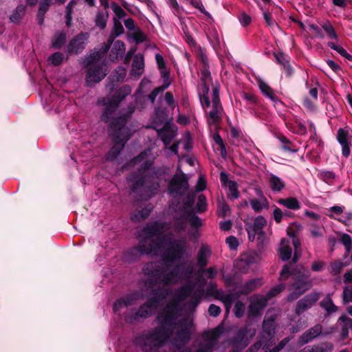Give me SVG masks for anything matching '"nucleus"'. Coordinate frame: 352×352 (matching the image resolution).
Returning a JSON list of instances; mask_svg holds the SVG:
<instances>
[{
	"instance_id": "473e14b6",
	"label": "nucleus",
	"mask_w": 352,
	"mask_h": 352,
	"mask_svg": "<svg viewBox=\"0 0 352 352\" xmlns=\"http://www.w3.org/2000/svg\"><path fill=\"white\" fill-rule=\"evenodd\" d=\"M125 51V45L121 41H116L114 42L110 56L113 58H117L121 56Z\"/></svg>"
},
{
	"instance_id": "58836bf2",
	"label": "nucleus",
	"mask_w": 352,
	"mask_h": 352,
	"mask_svg": "<svg viewBox=\"0 0 352 352\" xmlns=\"http://www.w3.org/2000/svg\"><path fill=\"white\" fill-rule=\"evenodd\" d=\"M107 19L108 13L107 11H98L95 19L96 25L100 29H104L106 27Z\"/></svg>"
},
{
	"instance_id": "6e6d98bb",
	"label": "nucleus",
	"mask_w": 352,
	"mask_h": 352,
	"mask_svg": "<svg viewBox=\"0 0 352 352\" xmlns=\"http://www.w3.org/2000/svg\"><path fill=\"white\" fill-rule=\"evenodd\" d=\"M322 29L327 33V36L331 39H338V35L336 33L333 26L329 23L327 22L322 25Z\"/></svg>"
},
{
	"instance_id": "680f3d73",
	"label": "nucleus",
	"mask_w": 352,
	"mask_h": 352,
	"mask_svg": "<svg viewBox=\"0 0 352 352\" xmlns=\"http://www.w3.org/2000/svg\"><path fill=\"white\" fill-rule=\"evenodd\" d=\"M64 59V55L61 52H55L50 56L49 60L54 65H59L62 63Z\"/></svg>"
},
{
	"instance_id": "69168bd1",
	"label": "nucleus",
	"mask_w": 352,
	"mask_h": 352,
	"mask_svg": "<svg viewBox=\"0 0 352 352\" xmlns=\"http://www.w3.org/2000/svg\"><path fill=\"white\" fill-rule=\"evenodd\" d=\"M245 311V305L241 302L237 301L234 305V315L237 318L243 316Z\"/></svg>"
},
{
	"instance_id": "a878e982",
	"label": "nucleus",
	"mask_w": 352,
	"mask_h": 352,
	"mask_svg": "<svg viewBox=\"0 0 352 352\" xmlns=\"http://www.w3.org/2000/svg\"><path fill=\"white\" fill-rule=\"evenodd\" d=\"M269 184L271 189L275 192L281 191L285 186V182L281 178L274 175H270L269 177Z\"/></svg>"
},
{
	"instance_id": "f704fd0d",
	"label": "nucleus",
	"mask_w": 352,
	"mask_h": 352,
	"mask_svg": "<svg viewBox=\"0 0 352 352\" xmlns=\"http://www.w3.org/2000/svg\"><path fill=\"white\" fill-rule=\"evenodd\" d=\"M124 32V28L119 20L114 19V25L111 34L108 40L109 45L113 43V41L116 36H120Z\"/></svg>"
},
{
	"instance_id": "052dcab7",
	"label": "nucleus",
	"mask_w": 352,
	"mask_h": 352,
	"mask_svg": "<svg viewBox=\"0 0 352 352\" xmlns=\"http://www.w3.org/2000/svg\"><path fill=\"white\" fill-rule=\"evenodd\" d=\"M241 258H242L250 266L256 263L258 260V255L255 253L245 254L242 255Z\"/></svg>"
},
{
	"instance_id": "37998d69",
	"label": "nucleus",
	"mask_w": 352,
	"mask_h": 352,
	"mask_svg": "<svg viewBox=\"0 0 352 352\" xmlns=\"http://www.w3.org/2000/svg\"><path fill=\"white\" fill-rule=\"evenodd\" d=\"M333 349V344L324 342L318 346H314L308 351L309 352H332Z\"/></svg>"
},
{
	"instance_id": "cd10ccee",
	"label": "nucleus",
	"mask_w": 352,
	"mask_h": 352,
	"mask_svg": "<svg viewBox=\"0 0 352 352\" xmlns=\"http://www.w3.org/2000/svg\"><path fill=\"white\" fill-rule=\"evenodd\" d=\"M140 298V295L138 294H133L122 300H119L114 303L113 309L115 311H118L122 305L125 307L131 305L133 304V300Z\"/></svg>"
},
{
	"instance_id": "1a4fd4ad",
	"label": "nucleus",
	"mask_w": 352,
	"mask_h": 352,
	"mask_svg": "<svg viewBox=\"0 0 352 352\" xmlns=\"http://www.w3.org/2000/svg\"><path fill=\"white\" fill-rule=\"evenodd\" d=\"M154 177L152 176L137 177L131 175L129 180L134 182L132 186L133 192H138L142 190L145 196L151 197L156 193L160 187V184L157 182H154Z\"/></svg>"
},
{
	"instance_id": "4be33fe9",
	"label": "nucleus",
	"mask_w": 352,
	"mask_h": 352,
	"mask_svg": "<svg viewBox=\"0 0 352 352\" xmlns=\"http://www.w3.org/2000/svg\"><path fill=\"white\" fill-rule=\"evenodd\" d=\"M348 131L343 129H339L337 134V140L342 146V153L345 157H348L351 151L348 142Z\"/></svg>"
},
{
	"instance_id": "f3484780",
	"label": "nucleus",
	"mask_w": 352,
	"mask_h": 352,
	"mask_svg": "<svg viewBox=\"0 0 352 352\" xmlns=\"http://www.w3.org/2000/svg\"><path fill=\"white\" fill-rule=\"evenodd\" d=\"M89 38L87 33H80L74 36L69 43L67 52L69 54L80 53L85 47L86 41Z\"/></svg>"
},
{
	"instance_id": "4d7b16f0",
	"label": "nucleus",
	"mask_w": 352,
	"mask_h": 352,
	"mask_svg": "<svg viewBox=\"0 0 352 352\" xmlns=\"http://www.w3.org/2000/svg\"><path fill=\"white\" fill-rule=\"evenodd\" d=\"M126 75V70L123 67H118L115 69L113 78L115 80L119 82L123 80Z\"/></svg>"
},
{
	"instance_id": "20e7f679",
	"label": "nucleus",
	"mask_w": 352,
	"mask_h": 352,
	"mask_svg": "<svg viewBox=\"0 0 352 352\" xmlns=\"http://www.w3.org/2000/svg\"><path fill=\"white\" fill-rule=\"evenodd\" d=\"M126 120V116H120L116 121L112 122L109 126V130L110 135L113 137L114 145L108 153L109 160H113L119 155L129 139L126 129L124 127Z\"/></svg>"
},
{
	"instance_id": "2f4dec72",
	"label": "nucleus",
	"mask_w": 352,
	"mask_h": 352,
	"mask_svg": "<svg viewBox=\"0 0 352 352\" xmlns=\"http://www.w3.org/2000/svg\"><path fill=\"white\" fill-rule=\"evenodd\" d=\"M275 324L267 321L263 322L262 337L267 339H272L275 335Z\"/></svg>"
},
{
	"instance_id": "13d9d810",
	"label": "nucleus",
	"mask_w": 352,
	"mask_h": 352,
	"mask_svg": "<svg viewBox=\"0 0 352 352\" xmlns=\"http://www.w3.org/2000/svg\"><path fill=\"white\" fill-rule=\"evenodd\" d=\"M285 285L283 283L277 285L276 286L274 287L269 291V292L267 294L266 298L267 299H270V298L276 296L277 294L280 293L282 291H283L285 289Z\"/></svg>"
},
{
	"instance_id": "09e8293b",
	"label": "nucleus",
	"mask_w": 352,
	"mask_h": 352,
	"mask_svg": "<svg viewBox=\"0 0 352 352\" xmlns=\"http://www.w3.org/2000/svg\"><path fill=\"white\" fill-rule=\"evenodd\" d=\"M217 213L219 217H225L230 213V207L223 201H219L218 202Z\"/></svg>"
},
{
	"instance_id": "bf43d9fd",
	"label": "nucleus",
	"mask_w": 352,
	"mask_h": 352,
	"mask_svg": "<svg viewBox=\"0 0 352 352\" xmlns=\"http://www.w3.org/2000/svg\"><path fill=\"white\" fill-rule=\"evenodd\" d=\"M132 36L137 43H142L146 40V34L139 28L132 32Z\"/></svg>"
},
{
	"instance_id": "49530a36",
	"label": "nucleus",
	"mask_w": 352,
	"mask_h": 352,
	"mask_svg": "<svg viewBox=\"0 0 352 352\" xmlns=\"http://www.w3.org/2000/svg\"><path fill=\"white\" fill-rule=\"evenodd\" d=\"M207 209V201L206 198L204 195H201L198 197V201L195 208L194 207V211L196 210L198 212H203Z\"/></svg>"
},
{
	"instance_id": "79ce46f5",
	"label": "nucleus",
	"mask_w": 352,
	"mask_h": 352,
	"mask_svg": "<svg viewBox=\"0 0 352 352\" xmlns=\"http://www.w3.org/2000/svg\"><path fill=\"white\" fill-rule=\"evenodd\" d=\"M328 47L331 49L336 51L340 56L346 58L348 60H351L352 56L347 53V52L340 45L334 43V42H329L327 43Z\"/></svg>"
},
{
	"instance_id": "b1692460",
	"label": "nucleus",
	"mask_w": 352,
	"mask_h": 352,
	"mask_svg": "<svg viewBox=\"0 0 352 352\" xmlns=\"http://www.w3.org/2000/svg\"><path fill=\"white\" fill-rule=\"evenodd\" d=\"M211 251L206 245H202L199 250L197 256V264L199 267H205L208 263V259L210 257Z\"/></svg>"
},
{
	"instance_id": "9b49d317",
	"label": "nucleus",
	"mask_w": 352,
	"mask_h": 352,
	"mask_svg": "<svg viewBox=\"0 0 352 352\" xmlns=\"http://www.w3.org/2000/svg\"><path fill=\"white\" fill-rule=\"evenodd\" d=\"M223 109L219 99V89L218 87H213L212 95V109L208 112L207 122L209 125L217 126L222 120Z\"/></svg>"
},
{
	"instance_id": "2eb2a0df",
	"label": "nucleus",
	"mask_w": 352,
	"mask_h": 352,
	"mask_svg": "<svg viewBox=\"0 0 352 352\" xmlns=\"http://www.w3.org/2000/svg\"><path fill=\"white\" fill-rule=\"evenodd\" d=\"M320 295L318 292H311L299 300L295 307V313L300 315L307 309L311 308L319 300Z\"/></svg>"
},
{
	"instance_id": "423d86ee",
	"label": "nucleus",
	"mask_w": 352,
	"mask_h": 352,
	"mask_svg": "<svg viewBox=\"0 0 352 352\" xmlns=\"http://www.w3.org/2000/svg\"><path fill=\"white\" fill-rule=\"evenodd\" d=\"M99 54L96 53L86 58L85 63L90 66L86 74V82L89 85L100 82L107 75L106 65L102 63H98Z\"/></svg>"
},
{
	"instance_id": "603ef678",
	"label": "nucleus",
	"mask_w": 352,
	"mask_h": 352,
	"mask_svg": "<svg viewBox=\"0 0 352 352\" xmlns=\"http://www.w3.org/2000/svg\"><path fill=\"white\" fill-rule=\"evenodd\" d=\"M213 140L214 142L218 144L220 147L221 150V155L223 158H226L227 155V152L226 149V146L223 143V141L222 138H221L220 135L219 133H214L213 135Z\"/></svg>"
},
{
	"instance_id": "39448f33",
	"label": "nucleus",
	"mask_w": 352,
	"mask_h": 352,
	"mask_svg": "<svg viewBox=\"0 0 352 352\" xmlns=\"http://www.w3.org/2000/svg\"><path fill=\"white\" fill-rule=\"evenodd\" d=\"M131 93V88L129 85H124L120 89L117 96H113V98H102V100H99L100 103H102L104 106H106L104 112L101 115V120L104 122H109L111 119L114 118L118 104L125 96Z\"/></svg>"
},
{
	"instance_id": "c03bdc74",
	"label": "nucleus",
	"mask_w": 352,
	"mask_h": 352,
	"mask_svg": "<svg viewBox=\"0 0 352 352\" xmlns=\"http://www.w3.org/2000/svg\"><path fill=\"white\" fill-rule=\"evenodd\" d=\"M320 178L327 184H332L336 178V174L329 170H322L319 173Z\"/></svg>"
},
{
	"instance_id": "c756f323",
	"label": "nucleus",
	"mask_w": 352,
	"mask_h": 352,
	"mask_svg": "<svg viewBox=\"0 0 352 352\" xmlns=\"http://www.w3.org/2000/svg\"><path fill=\"white\" fill-rule=\"evenodd\" d=\"M320 305L329 314L335 313L338 309V307L334 305L330 294H327L320 302Z\"/></svg>"
},
{
	"instance_id": "6ab92c4d",
	"label": "nucleus",
	"mask_w": 352,
	"mask_h": 352,
	"mask_svg": "<svg viewBox=\"0 0 352 352\" xmlns=\"http://www.w3.org/2000/svg\"><path fill=\"white\" fill-rule=\"evenodd\" d=\"M255 329H248V327L241 328L239 331L235 338V342L245 347L248 346L250 341L256 335Z\"/></svg>"
},
{
	"instance_id": "393cba45",
	"label": "nucleus",
	"mask_w": 352,
	"mask_h": 352,
	"mask_svg": "<svg viewBox=\"0 0 352 352\" xmlns=\"http://www.w3.org/2000/svg\"><path fill=\"white\" fill-rule=\"evenodd\" d=\"M262 285L261 279L254 278L246 282L241 287L239 292L241 294H248Z\"/></svg>"
},
{
	"instance_id": "aec40b11",
	"label": "nucleus",
	"mask_w": 352,
	"mask_h": 352,
	"mask_svg": "<svg viewBox=\"0 0 352 352\" xmlns=\"http://www.w3.org/2000/svg\"><path fill=\"white\" fill-rule=\"evenodd\" d=\"M144 61L142 54H136L133 60L131 76L135 80L138 79L144 72Z\"/></svg>"
},
{
	"instance_id": "412c9836",
	"label": "nucleus",
	"mask_w": 352,
	"mask_h": 352,
	"mask_svg": "<svg viewBox=\"0 0 352 352\" xmlns=\"http://www.w3.org/2000/svg\"><path fill=\"white\" fill-rule=\"evenodd\" d=\"M176 132L175 126L165 125L162 129L157 131V135L160 137L164 144L167 146L176 136Z\"/></svg>"
},
{
	"instance_id": "7c9ffc66",
	"label": "nucleus",
	"mask_w": 352,
	"mask_h": 352,
	"mask_svg": "<svg viewBox=\"0 0 352 352\" xmlns=\"http://www.w3.org/2000/svg\"><path fill=\"white\" fill-rule=\"evenodd\" d=\"M152 210H153V206L151 204H148L145 208L135 212L131 216L132 221L138 222V221L145 219L146 218H147L149 216Z\"/></svg>"
},
{
	"instance_id": "338daca9",
	"label": "nucleus",
	"mask_w": 352,
	"mask_h": 352,
	"mask_svg": "<svg viewBox=\"0 0 352 352\" xmlns=\"http://www.w3.org/2000/svg\"><path fill=\"white\" fill-rule=\"evenodd\" d=\"M164 100L168 106L171 108H175L177 106V102L174 99L173 95L171 92L167 91L165 94Z\"/></svg>"
},
{
	"instance_id": "3c124183",
	"label": "nucleus",
	"mask_w": 352,
	"mask_h": 352,
	"mask_svg": "<svg viewBox=\"0 0 352 352\" xmlns=\"http://www.w3.org/2000/svg\"><path fill=\"white\" fill-rule=\"evenodd\" d=\"M77 3V0H71L66 7V25L68 27L71 25L72 8Z\"/></svg>"
},
{
	"instance_id": "72a5a7b5",
	"label": "nucleus",
	"mask_w": 352,
	"mask_h": 352,
	"mask_svg": "<svg viewBox=\"0 0 352 352\" xmlns=\"http://www.w3.org/2000/svg\"><path fill=\"white\" fill-rule=\"evenodd\" d=\"M217 299L221 300L226 306L227 311H229L234 300V296L233 294H226L223 290L219 293Z\"/></svg>"
},
{
	"instance_id": "a18cd8bd",
	"label": "nucleus",
	"mask_w": 352,
	"mask_h": 352,
	"mask_svg": "<svg viewBox=\"0 0 352 352\" xmlns=\"http://www.w3.org/2000/svg\"><path fill=\"white\" fill-rule=\"evenodd\" d=\"M302 226L300 223H292L287 228V233L290 237H296L297 234L300 232Z\"/></svg>"
},
{
	"instance_id": "f257e3e1",
	"label": "nucleus",
	"mask_w": 352,
	"mask_h": 352,
	"mask_svg": "<svg viewBox=\"0 0 352 352\" xmlns=\"http://www.w3.org/2000/svg\"><path fill=\"white\" fill-rule=\"evenodd\" d=\"M168 229L166 223L153 221L147 223L139 234L138 251L141 254L161 256L160 262H148L142 267V274L148 277L144 280V287L151 291L153 297L140 307L137 315L141 318L152 315L160 301L171 294L172 289L167 286L186 277L185 267L173 265L175 261L190 255L186 238L171 241Z\"/></svg>"
},
{
	"instance_id": "f03ea898",
	"label": "nucleus",
	"mask_w": 352,
	"mask_h": 352,
	"mask_svg": "<svg viewBox=\"0 0 352 352\" xmlns=\"http://www.w3.org/2000/svg\"><path fill=\"white\" fill-rule=\"evenodd\" d=\"M195 285L186 284L177 289L174 301L169 302L157 316L158 326L142 333L135 339L138 344L146 352L152 351L161 347L177 330L176 340L182 342L188 341L191 334V322L188 319L177 321L179 315L178 304L188 296H191L189 309H195L204 294L202 287L193 292Z\"/></svg>"
},
{
	"instance_id": "6e6552de",
	"label": "nucleus",
	"mask_w": 352,
	"mask_h": 352,
	"mask_svg": "<svg viewBox=\"0 0 352 352\" xmlns=\"http://www.w3.org/2000/svg\"><path fill=\"white\" fill-rule=\"evenodd\" d=\"M224 333V327H217L206 331L203 333L201 340L198 343V349L195 352H212L217 344L218 340ZM182 352H191L190 350H184Z\"/></svg>"
},
{
	"instance_id": "a19ab883",
	"label": "nucleus",
	"mask_w": 352,
	"mask_h": 352,
	"mask_svg": "<svg viewBox=\"0 0 352 352\" xmlns=\"http://www.w3.org/2000/svg\"><path fill=\"white\" fill-rule=\"evenodd\" d=\"M25 12V7L23 5L18 6L10 17L11 21L18 23L24 15Z\"/></svg>"
},
{
	"instance_id": "0e129e2a",
	"label": "nucleus",
	"mask_w": 352,
	"mask_h": 352,
	"mask_svg": "<svg viewBox=\"0 0 352 352\" xmlns=\"http://www.w3.org/2000/svg\"><path fill=\"white\" fill-rule=\"evenodd\" d=\"M292 243L295 248V252H294V257L292 258V262L294 263H295L298 261V260L299 259V258L300 256V253H298L297 251L298 248L300 245V241H299L298 239L297 238V236L292 237Z\"/></svg>"
},
{
	"instance_id": "864d4df0",
	"label": "nucleus",
	"mask_w": 352,
	"mask_h": 352,
	"mask_svg": "<svg viewBox=\"0 0 352 352\" xmlns=\"http://www.w3.org/2000/svg\"><path fill=\"white\" fill-rule=\"evenodd\" d=\"M228 189L230 191L229 197L231 199H235L239 197V192L238 191L237 184L235 182L230 181L228 182Z\"/></svg>"
},
{
	"instance_id": "a211bd4d",
	"label": "nucleus",
	"mask_w": 352,
	"mask_h": 352,
	"mask_svg": "<svg viewBox=\"0 0 352 352\" xmlns=\"http://www.w3.org/2000/svg\"><path fill=\"white\" fill-rule=\"evenodd\" d=\"M268 299L264 296H256L251 299L248 313L250 316H256L267 305Z\"/></svg>"
},
{
	"instance_id": "c85d7f7f",
	"label": "nucleus",
	"mask_w": 352,
	"mask_h": 352,
	"mask_svg": "<svg viewBox=\"0 0 352 352\" xmlns=\"http://www.w3.org/2000/svg\"><path fill=\"white\" fill-rule=\"evenodd\" d=\"M65 42L66 33L63 31L58 32L52 37L51 47L54 49H60Z\"/></svg>"
},
{
	"instance_id": "c9c22d12",
	"label": "nucleus",
	"mask_w": 352,
	"mask_h": 352,
	"mask_svg": "<svg viewBox=\"0 0 352 352\" xmlns=\"http://www.w3.org/2000/svg\"><path fill=\"white\" fill-rule=\"evenodd\" d=\"M250 206L256 212H260L263 208H266L268 206L267 201L265 197H263L260 200L256 199H251Z\"/></svg>"
},
{
	"instance_id": "5701e85b",
	"label": "nucleus",
	"mask_w": 352,
	"mask_h": 352,
	"mask_svg": "<svg viewBox=\"0 0 352 352\" xmlns=\"http://www.w3.org/2000/svg\"><path fill=\"white\" fill-rule=\"evenodd\" d=\"M280 258L284 261H288L291 258L292 254V248L290 246V241L287 239H282L278 248Z\"/></svg>"
},
{
	"instance_id": "dca6fc26",
	"label": "nucleus",
	"mask_w": 352,
	"mask_h": 352,
	"mask_svg": "<svg viewBox=\"0 0 352 352\" xmlns=\"http://www.w3.org/2000/svg\"><path fill=\"white\" fill-rule=\"evenodd\" d=\"M328 332H322V326L320 324H316L313 327L305 331L299 338L298 343L299 345H305L311 342L315 338L319 337L320 335H327Z\"/></svg>"
},
{
	"instance_id": "8fccbe9b",
	"label": "nucleus",
	"mask_w": 352,
	"mask_h": 352,
	"mask_svg": "<svg viewBox=\"0 0 352 352\" xmlns=\"http://www.w3.org/2000/svg\"><path fill=\"white\" fill-rule=\"evenodd\" d=\"M235 268L241 273L245 274L248 272L250 266L243 261L242 258L236 260L234 263Z\"/></svg>"
},
{
	"instance_id": "4468645a",
	"label": "nucleus",
	"mask_w": 352,
	"mask_h": 352,
	"mask_svg": "<svg viewBox=\"0 0 352 352\" xmlns=\"http://www.w3.org/2000/svg\"><path fill=\"white\" fill-rule=\"evenodd\" d=\"M153 164L151 150L147 149L133 159L128 164L129 167L135 168L139 172L148 169Z\"/></svg>"
},
{
	"instance_id": "7ed1b4c3",
	"label": "nucleus",
	"mask_w": 352,
	"mask_h": 352,
	"mask_svg": "<svg viewBox=\"0 0 352 352\" xmlns=\"http://www.w3.org/2000/svg\"><path fill=\"white\" fill-rule=\"evenodd\" d=\"M194 193H188L185 201L177 202L176 206L172 204L175 210V223L174 229L176 232H180L186 228L189 223L193 228H198L202 226L201 219L195 214L194 212Z\"/></svg>"
},
{
	"instance_id": "e2e57ef3",
	"label": "nucleus",
	"mask_w": 352,
	"mask_h": 352,
	"mask_svg": "<svg viewBox=\"0 0 352 352\" xmlns=\"http://www.w3.org/2000/svg\"><path fill=\"white\" fill-rule=\"evenodd\" d=\"M221 292V289H218L217 284L214 283H210L206 289L207 294L214 296L216 299Z\"/></svg>"
},
{
	"instance_id": "f8f14e48",
	"label": "nucleus",
	"mask_w": 352,
	"mask_h": 352,
	"mask_svg": "<svg viewBox=\"0 0 352 352\" xmlns=\"http://www.w3.org/2000/svg\"><path fill=\"white\" fill-rule=\"evenodd\" d=\"M267 225V220L263 216L256 217L252 222L245 223V230L248 234L249 240L253 241L256 236L258 239L262 240L265 236L263 228Z\"/></svg>"
},
{
	"instance_id": "e433bc0d",
	"label": "nucleus",
	"mask_w": 352,
	"mask_h": 352,
	"mask_svg": "<svg viewBox=\"0 0 352 352\" xmlns=\"http://www.w3.org/2000/svg\"><path fill=\"white\" fill-rule=\"evenodd\" d=\"M51 3L52 0H42L41 1L37 15L38 20L40 24L43 23L44 15L48 10Z\"/></svg>"
},
{
	"instance_id": "4c0bfd02",
	"label": "nucleus",
	"mask_w": 352,
	"mask_h": 352,
	"mask_svg": "<svg viewBox=\"0 0 352 352\" xmlns=\"http://www.w3.org/2000/svg\"><path fill=\"white\" fill-rule=\"evenodd\" d=\"M259 88H260L261 92L265 96H266L267 97L270 98L272 101L278 100V98L274 94L272 89L268 85H267L265 82H264L263 81L260 82H259Z\"/></svg>"
},
{
	"instance_id": "bb28decb",
	"label": "nucleus",
	"mask_w": 352,
	"mask_h": 352,
	"mask_svg": "<svg viewBox=\"0 0 352 352\" xmlns=\"http://www.w3.org/2000/svg\"><path fill=\"white\" fill-rule=\"evenodd\" d=\"M278 203L290 210H297L300 208V204L295 197L280 199L278 200Z\"/></svg>"
},
{
	"instance_id": "5fc2aeb1",
	"label": "nucleus",
	"mask_w": 352,
	"mask_h": 352,
	"mask_svg": "<svg viewBox=\"0 0 352 352\" xmlns=\"http://www.w3.org/2000/svg\"><path fill=\"white\" fill-rule=\"evenodd\" d=\"M342 301L344 304L352 302V287L346 286L343 289L342 292Z\"/></svg>"
},
{
	"instance_id": "ddd939ff",
	"label": "nucleus",
	"mask_w": 352,
	"mask_h": 352,
	"mask_svg": "<svg viewBox=\"0 0 352 352\" xmlns=\"http://www.w3.org/2000/svg\"><path fill=\"white\" fill-rule=\"evenodd\" d=\"M202 61L205 66L201 70V81H202V91L203 94L200 96V102L204 109L210 107V100L209 97L207 96L209 91L208 83L210 82V72L208 69L206 67L208 64L207 59L205 56L202 57Z\"/></svg>"
},
{
	"instance_id": "774afa93",
	"label": "nucleus",
	"mask_w": 352,
	"mask_h": 352,
	"mask_svg": "<svg viewBox=\"0 0 352 352\" xmlns=\"http://www.w3.org/2000/svg\"><path fill=\"white\" fill-rule=\"evenodd\" d=\"M111 8L113 11V12L115 13V14L119 18V19H122L123 18L125 14H126V12L118 4L113 3L112 5H111Z\"/></svg>"
},
{
	"instance_id": "0eeeda50",
	"label": "nucleus",
	"mask_w": 352,
	"mask_h": 352,
	"mask_svg": "<svg viewBox=\"0 0 352 352\" xmlns=\"http://www.w3.org/2000/svg\"><path fill=\"white\" fill-rule=\"evenodd\" d=\"M294 275L296 280L292 285L293 291L287 296L289 301L299 298L313 285L312 281L310 280L311 274L308 270H304L302 274L296 272Z\"/></svg>"
},
{
	"instance_id": "ea45409f",
	"label": "nucleus",
	"mask_w": 352,
	"mask_h": 352,
	"mask_svg": "<svg viewBox=\"0 0 352 352\" xmlns=\"http://www.w3.org/2000/svg\"><path fill=\"white\" fill-rule=\"evenodd\" d=\"M347 264L344 263L340 261H335L330 263L329 272L330 274L333 275L339 274L342 269L346 266Z\"/></svg>"
},
{
	"instance_id": "de8ad7c7",
	"label": "nucleus",
	"mask_w": 352,
	"mask_h": 352,
	"mask_svg": "<svg viewBox=\"0 0 352 352\" xmlns=\"http://www.w3.org/2000/svg\"><path fill=\"white\" fill-rule=\"evenodd\" d=\"M291 340V338L287 337L282 340L278 345L274 346L273 349H270L268 346H265L264 349L265 352H279L281 349H283L285 345Z\"/></svg>"
},
{
	"instance_id": "9d476101",
	"label": "nucleus",
	"mask_w": 352,
	"mask_h": 352,
	"mask_svg": "<svg viewBox=\"0 0 352 352\" xmlns=\"http://www.w3.org/2000/svg\"><path fill=\"white\" fill-rule=\"evenodd\" d=\"M188 189V179L186 175L182 172L180 168L178 167L176 174L169 184L168 193L173 198H177L180 201Z\"/></svg>"
}]
</instances>
